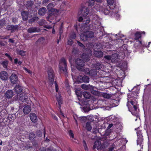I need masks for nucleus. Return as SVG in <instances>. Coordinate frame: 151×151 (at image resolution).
<instances>
[{
	"label": "nucleus",
	"instance_id": "nucleus-51",
	"mask_svg": "<svg viewBox=\"0 0 151 151\" xmlns=\"http://www.w3.org/2000/svg\"><path fill=\"white\" fill-rule=\"evenodd\" d=\"M40 151H52L51 150L49 149H46L44 147H42L40 149Z\"/></svg>",
	"mask_w": 151,
	"mask_h": 151
},
{
	"label": "nucleus",
	"instance_id": "nucleus-37",
	"mask_svg": "<svg viewBox=\"0 0 151 151\" xmlns=\"http://www.w3.org/2000/svg\"><path fill=\"white\" fill-rule=\"evenodd\" d=\"M102 96L104 98L109 99L111 97L110 95L106 93H103L102 94Z\"/></svg>",
	"mask_w": 151,
	"mask_h": 151
},
{
	"label": "nucleus",
	"instance_id": "nucleus-47",
	"mask_svg": "<svg viewBox=\"0 0 151 151\" xmlns=\"http://www.w3.org/2000/svg\"><path fill=\"white\" fill-rule=\"evenodd\" d=\"M52 11L55 12L56 14H58L60 13H61L60 12H59V11L58 10L55 9H52Z\"/></svg>",
	"mask_w": 151,
	"mask_h": 151
},
{
	"label": "nucleus",
	"instance_id": "nucleus-41",
	"mask_svg": "<svg viewBox=\"0 0 151 151\" xmlns=\"http://www.w3.org/2000/svg\"><path fill=\"white\" fill-rule=\"evenodd\" d=\"M74 27L76 30L78 31V30L81 31L82 30V28H81L80 25H75Z\"/></svg>",
	"mask_w": 151,
	"mask_h": 151
},
{
	"label": "nucleus",
	"instance_id": "nucleus-12",
	"mask_svg": "<svg viewBox=\"0 0 151 151\" xmlns=\"http://www.w3.org/2000/svg\"><path fill=\"white\" fill-rule=\"evenodd\" d=\"M105 59L108 60H111V62H113L118 58V55L115 53L113 54L111 56L107 55L104 57Z\"/></svg>",
	"mask_w": 151,
	"mask_h": 151
},
{
	"label": "nucleus",
	"instance_id": "nucleus-33",
	"mask_svg": "<svg viewBox=\"0 0 151 151\" xmlns=\"http://www.w3.org/2000/svg\"><path fill=\"white\" fill-rule=\"evenodd\" d=\"M84 97L86 99H89L90 97V94L87 92H84L83 93Z\"/></svg>",
	"mask_w": 151,
	"mask_h": 151
},
{
	"label": "nucleus",
	"instance_id": "nucleus-17",
	"mask_svg": "<svg viewBox=\"0 0 151 151\" xmlns=\"http://www.w3.org/2000/svg\"><path fill=\"white\" fill-rule=\"evenodd\" d=\"M89 53L87 54H83L82 55V58L86 61L88 62L89 60V57L91 55L92 52L90 50H88Z\"/></svg>",
	"mask_w": 151,
	"mask_h": 151
},
{
	"label": "nucleus",
	"instance_id": "nucleus-49",
	"mask_svg": "<svg viewBox=\"0 0 151 151\" xmlns=\"http://www.w3.org/2000/svg\"><path fill=\"white\" fill-rule=\"evenodd\" d=\"M54 84L55 86L56 91V92H58L59 90L58 85H57V83L55 82Z\"/></svg>",
	"mask_w": 151,
	"mask_h": 151
},
{
	"label": "nucleus",
	"instance_id": "nucleus-29",
	"mask_svg": "<svg viewBox=\"0 0 151 151\" xmlns=\"http://www.w3.org/2000/svg\"><path fill=\"white\" fill-rule=\"evenodd\" d=\"M23 69L26 71V72L29 74L31 77H32L34 76V73L32 72L30 70H29L27 69L25 67H23Z\"/></svg>",
	"mask_w": 151,
	"mask_h": 151
},
{
	"label": "nucleus",
	"instance_id": "nucleus-15",
	"mask_svg": "<svg viewBox=\"0 0 151 151\" xmlns=\"http://www.w3.org/2000/svg\"><path fill=\"white\" fill-rule=\"evenodd\" d=\"M8 74L5 71H3L0 73V78L3 80H6L8 78Z\"/></svg>",
	"mask_w": 151,
	"mask_h": 151
},
{
	"label": "nucleus",
	"instance_id": "nucleus-43",
	"mask_svg": "<svg viewBox=\"0 0 151 151\" xmlns=\"http://www.w3.org/2000/svg\"><path fill=\"white\" fill-rule=\"evenodd\" d=\"M76 36V34L74 33H72L70 35V37L72 39H74L75 38Z\"/></svg>",
	"mask_w": 151,
	"mask_h": 151
},
{
	"label": "nucleus",
	"instance_id": "nucleus-38",
	"mask_svg": "<svg viewBox=\"0 0 151 151\" xmlns=\"http://www.w3.org/2000/svg\"><path fill=\"white\" fill-rule=\"evenodd\" d=\"M86 127L88 130H90L91 129L92 127L91 126L90 122H88L86 123Z\"/></svg>",
	"mask_w": 151,
	"mask_h": 151
},
{
	"label": "nucleus",
	"instance_id": "nucleus-1",
	"mask_svg": "<svg viewBox=\"0 0 151 151\" xmlns=\"http://www.w3.org/2000/svg\"><path fill=\"white\" fill-rule=\"evenodd\" d=\"M128 101L127 104L129 111L132 114L136 116H138L139 110L137 102V101L134 100L129 101L128 99Z\"/></svg>",
	"mask_w": 151,
	"mask_h": 151
},
{
	"label": "nucleus",
	"instance_id": "nucleus-27",
	"mask_svg": "<svg viewBox=\"0 0 151 151\" xmlns=\"http://www.w3.org/2000/svg\"><path fill=\"white\" fill-rule=\"evenodd\" d=\"M143 33L145 34V32H137L135 35V39L137 40L139 39L141 37V34Z\"/></svg>",
	"mask_w": 151,
	"mask_h": 151
},
{
	"label": "nucleus",
	"instance_id": "nucleus-3",
	"mask_svg": "<svg viewBox=\"0 0 151 151\" xmlns=\"http://www.w3.org/2000/svg\"><path fill=\"white\" fill-rule=\"evenodd\" d=\"M95 6L94 7V8L96 10L102 12H103L104 14H109V13L112 12V15L114 16V17H115V18L117 19H119L120 18V15L119 14L117 13V12H115V10L114 9H110V11L107 10H106L105 9V6H104V7H97L98 6Z\"/></svg>",
	"mask_w": 151,
	"mask_h": 151
},
{
	"label": "nucleus",
	"instance_id": "nucleus-64",
	"mask_svg": "<svg viewBox=\"0 0 151 151\" xmlns=\"http://www.w3.org/2000/svg\"><path fill=\"white\" fill-rule=\"evenodd\" d=\"M37 18H38V17H35L33 19V21L35 20V19H37Z\"/></svg>",
	"mask_w": 151,
	"mask_h": 151
},
{
	"label": "nucleus",
	"instance_id": "nucleus-23",
	"mask_svg": "<svg viewBox=\"0 0 151 151\" xmlns=\"http://www.w3.org/2000/svg\"><path fill=\"white\" fill-rule=\"evenodd\" d=\"M31 111V107L28 105L26 106L23 109V111L24 114H29Z\"/></svg>",
	"mask_w": 151,
	"mask_h": 151
},
{
	"label": "nucleus",
	"instance_id": "nucleus-6",
	"mask_svg": "<svg viewBox=\"0 0 151 151\" xmlns=\"http://www.w3.org/2000/svg\"><path fill=\"white\" fill-rule=\"evenodd\" d=\"M48 79L49 83L50 85H52L54 81L55 77L54 72L51 68L48 69L47 70Z\"/></svg>",
	"mask_w": 151,
	"mask_h": 151
},
{
	"label": "nucleus",
	"instance_id": "nucleus-39",
	"mask_svg": "<svg viewBox=\"0 0 151 151\" xmlns=\"http://www.w3.org/2000/svg\"><path fill=\"white\" fill-rule=\"evenodd\" d=\"M14 63L16 64H18V65H20L22 64V62L20 61H19L16 58L14 60Z\"/></svg>",
	"mask_w": 151,
	"mask_h": 151
},
{
	"label": "nucleus",
	"instance_id": "nucleus-63",
	"mask_svg": "<svg viewBox=\"0 0 151 151\" xmlns=\"http://www.w3.org/2000/svg\"><path fill=\"white\" fill-rule=\"evenodd\" d=\"M52 5V4H49L47 6V8H49V7H50V6H51Z\"/></svg>",
	"mask_w": 151,
	"mask_h": 151
},
{
	"label": "nucleus",
	"instance_id": "nucleus-57",
	"mask_svg": "<svg viewBox=\"0 0 151 151\" xmlns=\"http://www.w3.org/2000/svg\"><path fill=\"white\" fill-rule=\"evenodd\" d=\"M113 126V124H109V126L108 127H107V129H109V128H111V127H112Z\"/></svg>",
	"mask_w": 151,
	"mask_h": 151
},
{
	"label": "nucleus",
	"instance_id": "nucleus-26",
	"mask_svg": "<svg viewBox=\"0 0 151 151\" xmlns=\"http://www.w3.org/2000/svg\"><path fill=\"white\" fill-rule=\"evenodd\" d=\"M46 11V9L45 8H42L40 9L38 12V14L41 15H43Z\"/></svg>",
	"mask_w": 151,
	"mask_h": 151
},
{
	"label": "nucleus",
	"instance_id": "nucleus-59",
	"mask_svg": "<svg viewBox=\"0 0 151 151\" xmlns=\"http://www.w3.org/2000/svg\"><path fill=\"white\" fill-rule=\"evenodd\" d=\"M52 33L53 34H54L55 33V30L54 29V27H53V28L52 29Z\"/></svg>",
	"mask_w": 151,
	"mask_h": 151
},
{
	"label": "nucleus",
	"instance_id": "nucleus-56",
	"mask_svg": "<svg viewBox=\"0 0 151 151\" xmlns=\"http://www.w3.org/2000/svg\"><path fill=\"white\" fill-rule=\"evenodd\" d=\"M29 136L30 138H31V137H32V138H34V137H35V135L34 133H31L29 134Z\"/></svg>",
	"mask_w": 151,
	"mask_h": 151
},
{
	"label": "nucleus",
	"instance_id": "nucleus-2",
	"mask_svg": "<svg viewBox=\"0 0 151 151\" xmlns=\"http://www.w3.org/2000/svg\"><path fill=\"white\" fill-rule=\"evenodd\" d=\"M80 11L81 14L83 16L84 18H83L82 17H80L78 19V21L79 22H85V24H88L90 22V19L88 17L85 18L84 17L86 16L88 13V8L84 6L83 5H82Z\"/></svg>",
	"mask_w": 151,
	"mask_h": 151
},
{
	"label": "nucleus",
	"instance_id": "nucleus-9",
	"mask_svg": "<svg viewBox=\"0 0 151 151\" xmlns=\"http://www.w3.org/2000/svg\"><path fill=\"white\" fill-rule=\"evenodd\" d=\"M145 46V44L139 40H137L134 45V47L137 49H140L142 50V47Z\"/></svg>",
	"mask_w": 151,
	"mask_h": 151
},
{
	"label": "nucleus",
	"instance_id": "nucleus-18",
	"mask_svg": "<svg viewBox=\"0 0 151 151\" xmlns=\"http://www.w3.org/2000/svg\"><path fill=\"white\" fill-rule=\"evenodd\" d=\"M23 88L19 85H17L14 88V90L16 93L19 94L22 91Z\"/></svg>",
	"mask_w": 151,
	"mask_h": 151
},
{
	"label": "nucleus",
	"instance_id": "nucleus-58",
	"mask_svg": "<svg viewBox=\"0 0 151 151\" xmlns=\"http://www.w3.org/2000/svg\"><path fill=\"white\" fill-rule=\"evenodd\" d=\"M4 45V44L1 42L0 41V46H3Z\"/></svg>",
	"mask_w": 151,
	"mask_h": 151
},
{
	"label": "nucleus",
	"instance_id": "nucleus-44",
	"mask_svg": "<svg viewBox=\"0 0 151 151\" xmlns=\"http://www.w3.org/2000/svg\"><path fill=\"white\" fill-rule=\"evenodd\" d=\"M5 23L4 19L0 20V26H3L4 25Z\"/></svg>",
	"mask_w": 151,
	"mask_h": 151
},
{
	"label": "nucleus",
	"instance_id": "nucleus-25",
	"mask_svg": "<svg viewBox=\"0 0 151 151\" xmlns=\"http://www.w3.org/2000/svg\"><path fill=\"white\" fill-rule=\"evenodd\" d=\"M21 14L23 20H26L27 19L28 17V14L27 12L24 11Z\"/></svg>",
	"mask_w": 151,
	"mask_h": 151
},
{
	"label": "nucleus",
	"instance_id": "nucleus-53",
	"mask_svg": "<svg viewBox=\"0 0 151 151\" xmlns=\"http://www.w3.org/2000/svg\"><path fill=\"white\" fill-rule=\"evenodd\" d=\"M68 44L69 45H71L73 43V41L72 40H71V39H69L68 42H67Z\"/></svg>",
	"mask_w": 151,
	"mask_h": 151
},
{
	"label": "nucleus",
	"instance_id": "nucleus-5",
	"mask_svg": "<svg viewBox=\"0 0 151 151\" xmlns=\"http://www.w3.org/2000/svg\"><path fill=\"white\" fill-rule=\"evenodd\" d=\"M94 36V33L92 31H87L82 34L80 35L81 39L84 41H86L88 38H91Z\"/></svg>",
	"mask_w": 151,
	"mask_h": 151
},
{
	"label": "nucleus",
	"instance_id": "nucleus-62",
	"mask_svg": "<svg viewBox=\"0 0 151 151\" xmlns=\"http://www.w3.org/2000/svg\"><path fill=\"white\" fill-rule=\"evenodd\" d=\"M46 28L48 29H50L52 28V27L50 26H47L46 27Z\"/></svg>",
	"mask_w": 151,
	"mask_h": 151
},
{
	"label": "nucleus",
	"instance_id": "nucleus-50",
	"mask_svg": "<svg viewBox=\"0 0 151 151\" xmlns=\"http://www.w3.org/2000/svg\"><path fill=\"white\" fill-rule=\"evenodd\" d=\"M83 147H84L85 149L86 150H87V147L86 145V143L85 141H83Z\"/></svg>",
	"mask_w": 151,
	"mask_h": 151
},
{
	"label": "nucleus",
	"instance_id": "nucleus-8",
	"mask_svg": "<svg viewBox=\"0 0 151 151\" xmlns=\"http://www.w3.org/2000/svg\"><path fill=\"white\" fill-rule=\"evenodd\" d=\"M89 81V78L88 77L85 76L82 77L81 76H79L75 82L77 83L79 82H84L86 83H88Z\"/></svg>",
	"mask_w": 151,
	"mask_h": 151
},
{
	"label": "nucleus",
	"instance_id": "nucleus-21",
	"mask_svg": "<svg viewBox=\"0 0 151 151\" xmlns=\"http://www.w3.org/2000/svg\"><path fill=\"white\" fill-rule=\"evenodd\" d=\"M13 95V92L12 90L7 91L5 93V97L8 99L12 98Z\"/></svg>",
	"mask_w": 151,
	"mask_h": 151
},
{
	"label": "nucleus",
	"instance_id": "nucleus-13",
	"mask_svg": "<svg viewBox=\"0 0 151 151\" xmlns=\"http://www.w3.org/2000/svg\"><path fill=\"white\" fill-rule=\"evenodd\" d=\"M55 97L58 102V104L59 106V108L60 109L61 105L63 103V100L60 94L58 93V94L56 95Z\"/></svg>",
	"mask_w": 151,
	"mask_h": 151
},
{
	"label": "nucleus",
	"instance_id": "nucleus-55",
	"mask_svg": "<svg viewBox=\"0 0 151 151\" xmlns=\"http://www.w3.org/2000/svg\"><path fill=\"white\" fill-rule=\"evenodd\" d=\"M77 42H78V45L79 46H80L81 47H84V45L83 44H82L80 43L79 42L77 41Z\"/></svg>",
	"mask_w": 151,
	"mask_h": 151
},
{
	"label": "nucleus",
	"instance_id": "nucleus-22",
	"mask_svg": "<svg viewBox=\"0 0 151 151\" xmlns=\"http://www.w3.org/2000/svg\"><path fill=\"white\" fill-rule=\"evenodd\" d=\"M102 147L101 143L99 141H96L94 143V145L93 146V149L97 148V150L101 149Z\"/></svg>",
	"mask_w": 151,
	"mask_h": 151
},
{
	"label": "nucleus",
	"instance_id": "nucleus-16",
	"mask_svg": "<svg viewBox=\"0 0 151 151\" xmlns=\"http://www.w3.org/2000/svg\"><path fill=\"white\" fill-rule=\"evenodd\" d=\"M92 22L94 24L100 25V22H99V19L96 15H94L92 16Z\"/></svg>",
	"mask_w": 151,
	"mask_h": 151
},
{
	"label": "nucleus",
	"instance_id": "nucleus-48",
	"mask_svg": "<svg viewBox=\"0 0 151 151\" xmlns=\"http://www.w3.org/2000/svg\"><path fill=\"white\" fill-rule=\"evenodd\" d=\"M5 55L8 57L9 59L11 61H12V58L10 56V55L8 53H6L4 54Z\"/></svg>",
	"mask_w": 151,
	"mask_h": 151
},
{
	"label": "nucleus",
	"instance_id": "nucleus-60",
	"mask_svg": "<svg viewBox=\"0 0 151 151\" xmlns=\"http://www.w3.org/2000/svg\"><path fill=\"white\" fill-rule=\"evenodd\" d=\"M9 42L12 43H13L14 42L13 40L12 39H9Z\"/></svg>",
	"mask_w": 151,
	"mask_h": 151
},
{
	"label": "nucleus",
	"instance_id": "nucleus-19",
	"mask_svg": "<svg viewBox=\"0 0 151 151\" xmlns=\"http://www.w3.org/2000/svg\"><path fill=\"white\" fill-rule=\"evenodd\" d=\"M30 118L31 121L34 123L36 122L37 121V118L36 114L33 113H31L29 114Z\"/></svg>",
	"mask_w": 151,
	"mask_h": 151
},
{
	"label": "nucleus",
	"instance_id": "nucleus-35",
	"mask_svg": "<svg viewBox=\"0 0 151 151\" xmlns=\"http://www.w3.org/2000/svg\"><path fill=\"white\" fill-rule=\"evenodd\" d=\"M105 103L106 104V105L105 106V109L107 110H109L110 109L111 107H113L112 106L111 104H108L107 103L105 102Z\"/></svg>",
	"mask_w": 151,
	"mask_h": 151
},
{
	"label": "nucleus",
	"instance_id": "nucleus-28",
	"mask_svg": "<svg viewBox=\"0 0 151 151\" xmlns=\"http://www.w3.org/2000/svg\"><path fill=\"white\" fill-rule=\"evenodd\" d=\"M108 4L110 6H114L116 4L115 0H106Z\"/></svg>",
	"mask_w": 151,
	"mask_h": 151
},
{
	"label": "nucleus",
	"instance_id": "nucleus-42",
	"mask_svg": "<svg viewBox=\"0 0 151 151\" xmlns=\"http://www.w3.org/2000/svg\"><path fill=\"white\" fill-rule=\"evenodd\" d=\"M26 52L23 50H19L18 52V53L22 56H24L25 55Z\"/></svg>",
	"mask_w": 151,
	"mask_h": 151
},
{
	"label": "nucleus",
	"instance_id": "nucleus-24",
	"mask_svg": "<svg viewBox=\"0 0 151 151\" xmlns=\"http://www.w3.org/2000/svg\"><path fill=\"white\" fill-rule=\"evenodd\" d=\"M88 1H86L88 3V6H93L95 4V0H88ZM96 1L98 2H100L102 0H95Z\"/></svg>",
	"mask_w": 151,
	"mask_h": 151
},
{
	"label": "nucleus",
	"instance_id": "nucleus-30",
	"mask_svg": "<svg viewBox=\"0 0 151 151\" xmlns=\"http://www.w3.org/2000/svg\"><path fill=\"white\" fill-rule=\"evenodd\" d=\"M94 54L97 57H101L103 55V52L101 51H95Z\"/></svg>",
	"mask_w": 151,
	"mask_h": 151
},
{
	"label": "nucleus",
	"instance_id": "nucleus-7",
	"mask_svg": "<svg viewBox=\"0 0 151 151\" xmlns=\"http://www.w3.org/2000/svg\"><path fill=\"white\" fill-rule=\"evenodd\" d=\"M93 117L92 115L88 116L87 117L86 116H81L80 117H78L76 115L74 116V118L76 121V124H78L77 120H80L81 122H84L87 119H88L90 120H91L92 119L91 118Z\"/></svg>",
	"mask_w": 151,
	"mask_h": 151
},
{
	"label": "nucleus",
	"instance_id": "nucleus-46",
	"mask_svg": "<svg viewBox=\"0 0 151 151\" xmlns=\"http://www.w3.org/2000/svg\"><path fill=\"white\" fill-rule=\"evenodd\" d=\"M45 24V21L44 20H40L39 22V24L40 25L42 26L44 25Z\"/></svg>",
	"mask_w": 151,
	"mask_h": 151
},
{
	"label": "nucleus",
	"instance_id": "nucleus-32",
	"mask_svg": "<svg viewBox=\"0 0 151 151\" xmlns=\"http://www.w3.org/2000/svg\"><path fill=\"white\" fill-rule=\"evenodd\" d=\"M37 31V29L36 27L31 28L29 29L28 30V32L29 33L34 32Z\"/></svg>",
	"mask_w": 151,
	"mask_h": 151
},
{
	"label": "nucleus",
	"instance_id": "nucleus-34",
	"mask_svg": "<svg viewBox=\"0 0 151 151\" xmlns=\"http://www.w3.org/2000/svg\"><path fill=\"white\" fill-rule=\"evenodd\" d=\"M117 150L115 145L113 144L109 148V151H115Z\"/></svg>",
	"mask_w": 151,
	"mask_h": 151
},
{
	"label": "nucleus",
	"instance_id": "nucleus-31",
	"mask_svg": "<svg viewBox=\"0 0 151 151\" xmlns=\"http://www.w3.org/2000/svg\"><path fill=\"white\" fill-rule=\"evenodd\" d=\"M8 27L9 28H10V29L12 30V32H13L15 30H16L17 29V26H14V25H9Z\"/></svg>",
	"mask_w": 151,
	"mask_h": 151
},
{
	"label": "nucleus",
	"instance_id": "nucleus-45",
	"mask_svg": "<svg viewBox=\"0 0 151 151\" xmlns=\"http://www.w3.org/2000/svg\"><path fill=\"white\" fill-rule=\"evenodd\" d=\"M68 133L69 135L72 138H74V134L72 130H69V131L68 132Z\"/></svg>",
	"mask_w": 151,
	"mask_h": 151
},
{
	"label": "nucleus",
	"instance_id": "nucleus-61",
	"mask_svg": "<svg viewBox=\"0 0 151 151\" xmlns=\"http://www.w3.org/2000/svg\"><path fill=\"white\" fill-rule=\"evenodd\" d=\"M60 115H61V116H63V117H64V115L63 113L61 112V111H60Z\"/></svg>",
	"mask_w": 151,
	"mask_h": 151
},
{
	"label": "nucleus",
	"instance_id": "nucleus-14",
	"mask_svg": "<svg viewBox=\"0 0 151 151\" xmlns=\"http://www.w3.org/2000/svg\"><path fill=\"white\" fill-rule=\"evenodd\" d=\"M10 79L11 82L12 83H16L18 81V77L15 74H12L10 77Z\"/></svg>",
	"mask_w": 151,
	"mask_h": 151
},
{
	"label": "nucleus",
	"instance_id": "nucleus-20",
	"mask_svg": "<svg viewBox=\"0 0 151 151\" xmlns=\"http://www.w3.org/2000/svg\"><path fill=\"white\" fill-rule=\"evenodd\" d=\"M143 138L142 136L140 135L139 137L138 138V139L137 140V146L139 145L141 149L143 148Z\"/></svg>",
	"mask_w": 151,
	"mask_h": 151
},
{
	"label": "nucleus",
	"instance_id": "nucleus-36",
	"mask_svg": "<svg viewBox=\"0 0 151 151\" xmlns=\"http://www.w3.org/2000/svg\"><path fill=\"white\" fill-rule=\"evenodd\" d=\"M38 42L40 44H43L45 42V39L43 37H41L39 39Z\"/></svg>",
	"mask_w": 151,
	"mask_h": 151
},
{
	"label": "nucleus",
	"instance_id": "nucleus-40",
	"mask_svg": "<svg viewBox=\"0 0 151 151\" xmlns=\"http://www.w3.org/2000/svg\"><path fill=\"white\" fill-rule=\"evenodd\" d=\"M8 61H5L3 62L2 64L3 65V66L4 67V68H6L7 67V65L8 64Z\"/></svg>",
	"mask_w": 151,
	"mask_h": 151
},
{
	"label": "nucleus",
	"instance_id": "nucleus-11",
	"mask_svg": "<svg viewBox=\"0 0 151 151\" xmlns=\"http://www.w3.org/2000/svg\"><path fill=\"white\" fill-rule=\"evenodd\" d=\"M77 65V68L79 70H80L82 67H83L84 65V63L83 61L79 59H77L75 61Z\"/></svg>",
	"mask_w": 151,
	"mask_h": 151
},
{
	"label": "nucleus",
	"instance_id": "nucleus-52",
	"mask_svg": "<svg viewBox=\"0 0 151 151\" xmlns=\"http://www.w3.org/2000/svg\"><path fill=\"white\" fill-rule=\"evenodd\" d=\"M81 87L82 88L85 90H87L88 88V86L87 85L85 84H83L82 85Z\"/></svg>",
	"mask_w": 151,
	"mask_h": 151
},
{
	"label": "nucleus",
	"instance_id": "nucleus-4",
	"mask_svg": "<svg viewBox=\"0 0 151 151\" xmlns=\"http://www.w3.org/2000/svg\"><path fill=\"white\" fill-rule=\"evenodd\" d=\"M66 66L65 60L64 58L61 59L59 61V69L65 74L67 73Z\"/></svg>",
	"mask_w": 151,
	"mask_h": 151
},
{
	"label": "nucleus",
	"instance_id": "nucleus-54",
	"mask_svg": "<svg viewBox=\"0 0 151 151\" xmlns=\"http://www.w3.org/2000/svg\"><path fill=\"white\" fill-rule=\"evenodd\" d=\"M92 71H93V70H91L89 71V73L90 74V75H91L92 76H93L95 75L96 74V72H94V71L93 72L94 73L93 74H92Z\"/></svg>",
	"mask_w": 151,
	"mask_h": 151
},
{
	"label": "nucleus",
	"instance_id": "nucleus-10",
	"mask_svg": "<svg viewBox=\"0 0 151 151\" xmlns=\"http://www.w3.org/2000/svg\"><path fill=\"white\" fill-rule=\"evenodd\" d=\"M28 99V96L27 94L24 93H22L20 95L19 100L23 102H26L27 104Z\"/></svg>",
	"mask_w": 151,
	"mask_h": 151
}]
</instances>
